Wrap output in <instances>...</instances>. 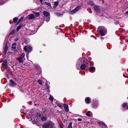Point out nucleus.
I'll list each match as a JSON object with an SVG mask.
<instances>
[{
	"instance_id": "obj_1",
	"label": "nucleus",
	"mask_w": 128,
	"mask_h": 128,
	"mask_svg": "<svg viewBox=\"0 0 128 128\" xmlns=\"http://www.w3.org/2000/svg\"><path fill=\"white\" fill-rule=\"evenodd\" d=\"M43 128H55V127L53 122L51 121H49L44 125Z\"/></svg>"
},
{
	"instance_id": "obj_2",
	"label": "nucleus",
	"mask_w": 128,
	"mask_h": 128,
	"mask_svg": "<svg viewBox=\"0 0 128 128\" xmlns=\"http://www.w3.org/2000/svg\"><path fill=\"white\" fill-rule=\"evenodd\" d=\"M98 30L102 36H104L106 33V29L104 27L99 26Z\"/></svg>"
},
{
	"instance_id": "obj_3",
	"label": "nucleus",
	"mask_w": 128,
	"mask_h": 128,
	"mask_svg": "<svg viewBox=\"0 0 128 128\" xmlns=\"http://www.w3.org/2000/svg\"><path fill=\"white\" fill-rule=\"evenodd\" d=\"M86 60V58H81L78 59L77 63V68L78 70L79 68L78 66L80 65L82 63H84Z\"/></svg>"
},
{
	"instance_id": "obj_4",
	"label": "nucleus",
	"mask_w": 128,
	"mask_h": 128,
	"mask_svg": "<svg viewBox=\"0 0 128 128\" xmlns=\"http://www.w3.org/2000/svg\"><path fill=\"white\" fill-rule=\"evenodd\" d=\"M43 13L44 17L47 18V21H48L50 19V13L47 11H44Z\"/></svg>"
},
{
	"instance_id": "obj_5",
	"label": "nucleus",
	"mask_w": 128,
	"mask_h": 128,
	"mask_svg": "<svg viewBox=\"0 0 128 128\" xmlns=\"http://www.w3.org/2000/svg\"><path fill=\"white\" fill-rule=\"evenodd\" d=\"M88 64L86 63L85 64H83L80 66V68L82 70H86L88 68Z\"/></svg>"
},
{
	"instance_id": "obj_6",
	"label": "nucleus",
	"mask_w": 128,
	"mask_h": 128,
	"mask_svg": "<svg viewBox=\"0 0 128 128\" xmlns=\"http://www.w3.org/2000/svg\"><path fill=\"white\" fill-rule=\"evenodd\" d=\"M24 50L25 52L27 51L30 52L32 50V48L30 46H25L24 48Z\"/></svg>"
},
{
	"instance_id": "obj_7",
	"label": "nucleus",
	"mask_w": 128,
	"mask_h": 128,
	"mask_svg": "<svg viewBox=\"0 0 128 128\" xmlns=\"http://www.w3.org/2000/svg\"><path fill=\"white\" fill-rule=\"evenodd\" d=\"M80 6H78L75 9L71 11L70 12V14H73L76 12L80 9Z\"/></svg>"
},
{
	"instance_id": "obj_8",
	"label": "nucleus",
	"mask_w": 128,
	"mask_h": 128,
	"mask_svg": "<svg viewBox=\"0 0 128 128\" xmlns=\"http://www.w3.org/2000/svg\"><path fill=\"white\" fill-rule=\"evenodd\" d=\"M94 9L96 12H99L100 11V6L96 5H94Z\"/></svg>"
},
{
	"instance_id": "obj_9",
	"label": "nucleus",
	"mask_w": 128,
	"mask_h": 128,
	"mask_svg": "<svg viewBox=\"0 0 128 128\" xmlns=\"http://www.w3.org/2000/svg\"><path fill=\"white\" fill-rule=\"evenodd\" d=\"M16 85V84L14 82L13 80H10V86L14 87Z\"/></svg>"
},
{
	"instance_id": "obj_10",
	"label": "nucleus",
	"mask_w": 128,
	"mask_h": 128,
	"mask_svg": "<svg viewBox=\"0 0 128 128\" xmlns=\"http://www.w3.org/2000/svg\"><path fill=\"white\" fill-rule=\"evenodd\" d=\"M28 18L29 19H34L35 18V16L33 14H31L28 16Z\"/></svg>"
},
{
	"instance_id": "obj_11",
	"label": "nucleus",
	"mask_w": 128,
	"mask_h": 128,
	"mask_svg": "<svg viewBox=\"0 0 128 128\" xmlns=\"http://www.w3.org/2000/svg\"><path fill=\"white\" fill-rule=\"evenodd\" d=\"M8 47L7 45H6L4 48V51L3 53L4 55H5L8 50Z\"/></svg>"
},
{
	"instance_id": "obj_12",
	"label": "nucleus",
	"mask_w": 128,
	"mask_h": 128,
	"mask_svg": "<svg viewBox=\"0 0 128 128\" xmlns=\"http://www.w3.org/2000/svg\"><path fill=\"white\" fill-rule=\"evenodd\" d=\"M64 106L65 110L66 112L69 111L68 106L66 104H64Z\"/></svg>"
},
{
	"instance_id": "obj_13",
	"label": "nucleus",
	"mask_w": 128,
	"mask_h": 128,
	"mask_svg": "<svg viewBox=\"0 0 128 128\" xmlns=\"http://www.w3.org/2000/svg\"><path fill=\"white\" fill-rule=\"evenodd\" d=\"M95 68L94 67H92L90 68V71L91 72H93L95 71Z\"/></svg>"
},
{
	"instance_id": "obj_14",
	"label": "nucleus",
	"mask_w": 128,
	"mask_h": 128,
	"mask_svg": "<svg viewBox=\"0 0 128 128\" xmlns=\"http://www.w3.org/2000/svg\"><path fill=\"white\" fill-rule=\"evenodd\" d=\"M24 18V16L22 17L18 21L17 24H18L20 23L23 20Z\"/></svg>"
},
{
	"instance_id": "obj_15",
	"label": "nucleus",
	"mask_w": 128,
	"mask_h": 128,
	"mask_svg": "<svg viewBox=\"0 0 128 128\" xmlns=\"http://www.w3.org/2000/svg\"><path fill=\"white\" fill-rule=\"evenodd\" d=\"M86 115L90 117L92 115V113L90 111H88L86 114Z\"/></svg>"
},
{
	"instance_id": "obj_16",
	"label": "nucleus",
	"mask_w": 128,
	"mask_h": 128,
	"mask_svg": "<svg viewBox=\"0 0 128 128\" xmlns=\"http://www.w3.org/2000/svg\"><path fill=\"white\" fill-rule=\"evenodd\" d=\"M18 18L17 17H15L13 19V22L14 24L16 23V24H17V22L18 20Z\"/></svg>"
},
{
	"instance_id": "obj_17",
	"label": "nucleus",
	"mask_w": 128,
	"mask_h": 128,
	"mask_svg": "<svg viewBox=\"0 0 128 128\" xmlns=\"http://www.w3.org/2000/svg\"><path fill=\"white\" fill-rule=\"evenodd\" d=\"M85 100L86 103H89L90 102V99L89 98L87 97L85 99Z\"/></svg>"
},
{
	"instance_id": "obj_18",
	"label": "nucleus",
	"mask_w": 128,
	"mask_h": 128,
	"mask_svg": "<svg viewBox=\"0 0 128 128\" xmlns=\"http://www.w3.org/2000/svg\"><path fill=\"white\" fill-rule=\"evenodd\" d=\"M88 3L89 4L92 6L94 5V3L92 1L90 0L88 2Z\"/></svg>"
},
{
	"instance_id": "obj_19",
	"label": "nucleus",
	"mask_w": 128,
	"mask_h": 128,
	"mask_svg": "<svg viewBox=\"0 0 128 128\" xmlns=\"http://www.w3.org/2000/svg\"><path fill=\"white\" fill-rule=\"evenodd\" d=\"M16 32V30H12L10 34V35H13L15 34Z\"/></svg>"
},
{
	"instance_id": "obj_20",
	"label": "nucleus",
	"mask_w": 128,
	"mask_h": 128,
	"mask_svg": "<svg viewBox=\"0 0 128 128\" xmlns=\"http://www.w3.org/2000/svg\"><path fill=\"white\" fill-rule=\"evenodd\" d=\"M44 4L46 5H47L49 7V8H51V4H50V3L49 2H45L44 3Z\"/></svg>"
},
{
	"instance_id": "obj_21",
	"label": "nucleus",
	"mask_w": 128,
	"mask_h": 128,
	"mask_svg": "<svg viewBox=\"0 0 128 128\" xmlns=\"http://www.w3.org/2000/svg\"><path fill=\"white\" fill-rule=\"evenodd\" d=\"M41 118L42 121H46L47 120L46 117L45 116H42L41 117Z\"/></svg>"
},
{
	"instance_id": "obj_22",
	"label": "nucleus",
	"mask_w": 128,
	"mask_h": 128,
	"mask_svg": "<svg viewBox=\"0 0 128 128\" xmlns=\"http://www.w3.org/2000/svg\"><path fill=\"white\" fill-rule=\"evenodd\" d=\"M22 58H18L17 59V60H18V62H23V61L22 60Z\"/></svg>"
},
{
	"instance_id": "obj_23",
	"label": "nucleus",
	"mask_w": 128,
	"mask_h": 128,
	"mask_svg": "<svg viewBox=\"0 0 128 128\" xmlns=\"http://www.w3.org/2000/svg\"><path fill=\"white\" fill-rule=\"evenodd\" d=\"M101 125H102L104 127H106V126L105 124L103 122H101L99 123Z\"/></svg>"
},
{
	"instance_id": "obj_24",
	"label": "nucleus",
	"mask_w": 128,
	"mask_h": 128,
	"mask_svg": "<svg viewBox=\"0 0 128 128\" xmlns=\"http://www.w3.org/2000/svg\"><path fill=\"white\" fill-rule=\"evenodd\" d=\"M5 2L3 0H0V5L3 4Z\"/></svg>"
},
{
	"instance_id": "obj_25",
	"label": "nucleus",
	"mask_w": 128,
	"mask_h": 128,
	"mask_svg": "<svg viewBox=\"0 0 128 128\" xmlns=\"http://www.w3.org/2000/svg\"><path fill=\"white\" fill-rule=\"evenodd\" d=\"M58 4V2H54V7H56L57 6Z\"/></svg>"
},
{
	"instance_id": "obj_26",
	"label": "nucleus",
	"mask_w": 128,
	"mask_h": 128,
	"mask_svg": "<svg viewBox=\"0 0 128 128\" xmlns=\"http://www.w3.org/2000/svg\"><path fill=\"white\" fill-rule=\"evenodd\" d=\"M35 16L36 17H38L40 15V13L38 12H36L35 14Z\"/></svg>"
},
{
	"instance_id": "obj_27",
	"label": "nucleus",
	"mask_w": 128,
	"mask_h": 128,
	"mask_svg": "<svg viewBox=\"0 0 128 128\" xmlns=\"http://www.w3.org/2000/svg\"><path fill=\"white\" fill-rule=\"evenodd\" d=\"M72 123L71 122L69 124L68 126V128H72Z\"/></svg>"
},
{
	"instance_id": "obj_28",
	"label": "nucleus",
	"mask_w": 128,
	"mask_h": 128,
	"mask_svg": "<svg viewBox=\"0 0 128 128\" xmlns=\"http://www.w3.org/2000/svg\"><path fill=\"white\" fill-rule=\"evenodd\" d=\"M37 82L40 85H42V81L40 80H38L37 81Z\"/></svg>"
},
{
	"instance_id": "obj_29",
	"label": "nucleus",
	"mask_w": 128,
	"mask_h": 128,
	"mask_svg": "<svg viewBox=\"0 0 128 128\" xmlns=\"http://www.w3.org/2000/svg\"><path fill=\"white\" fill-rule=\"evenodd\" d=\"M22 27V25H20L18 26L16 28V30L17 31H18Z\"/></svg>"
},
{
	"instance_id": "obj_30",
	"label": "nucleus",
	"mask_w": 128,
	"mask_h": 128,
	"mask_svg": "<svg viewBox=\"0 0 128 128\" xmlns=\"http://www.w3.org/2000/svg\"><path fill=\"white\" fill-rule=\"evenodd\" d=\"M3 65H7V61L6 60H5L3 63Z\"/></svg>"
},
{
	"instance_id": "obj_31",
	"label": "nucleus",
	"mask_w": 128,
	"mask_h": 128,
	"mask_svg": "<svg viewBox=\"0 0 128 128\" xmlns=\"http://www.w3.org/2000/svg\"><path fill=\"white\" fill-rule=\"evenodd\" d=\"M49 99L50 100H51L52 101L53 100V97L51 96H50Z\"/></svg>"
},
{
	"instance_id": "obj_32",
	"label": "nucleus",
	"mask_w": 128,
	"mask_h": 128,
	"mask_svg": "<svg viewBox=\"0 0 128 128\" xmlns=\"http://www.w3.org/2000/svg\"><path fill=\"white\" fill-rule=\"evenodd\" d=\"M128 105V104L126 103H124L122 105V106L124 107H126Z\"/></svg>"
},
{
	"instance_id": "obj_33",
	"label": "nucleus",
	"mask_w": 128,
	"mask_h": 128,
	"mask_svg": "<svg viewBox=\"0 0 128 128\" xmlns=\"http://www.w3.org/2000/svg\"><path fill=\"white\" fill-rule=\"evenodd\" d=\"M57 106H59L60 108H62V106L60 104H57Z\"/></svg>"
},
{
	"instance_id": "obj_34",
	"label": "nucleus",
	"mask_w": 128,
	"mask_h": 128,
	"mask_svg": "<svg viewBox=\"0 0 128 128\" xmlns=\"http://www.w3.org/2000/svg\"><path fill=\"white\" fill-rule=\"evenodd\" d=\"M25 54L24 53H22L21 54V58H23L24 57V56Z\"/></svg>"
},
{
	"instance_id": "obj_35",
	"label": "nucleus",
	"mask_w": 128,
	"mask_h": 128,
	"mask_svg": "<svg viewBox=\"0 0 128 128\" xmlns=\"http://www.w3.org/2000/svg\"><path fill=\"white\" fill-rule=\"evenodd\" d=\"M55 14H56V15H57L58 16H60L61 15V14L58 13H57V12H56L55 13Z\"/></svg>"
},
{
	"instance_id": "obj_36",
	"label": "nucleus",
	"mask_w": 128,
	"mask_h": 128,
	"mask_svg": "<svg viewBox=\"0 0 128 128\" xmlns=\"http://www.w3.org/2000/svg\"><path fill=\"white\" fill-rule=\"evenodd\" d=\"M3 66L4 68L6 69L7 68V65H3Z\"/></svg>"
},
{
	"instance_id": "obj_37",
	"label": "nucleus",
	"mask_w": 128,
	"mask_h": 128,
	"mask_svg": "<svg viewBox=\"0 0 128 128\" xmlns=\"http://www.w3.org/2000/svg\"><path fill=\"white\" fill-rule=\"evenodd\" d=\"M12 48L14 49V50H15L16 49V47L15 46H12Z\"/></svg>"
},
{
	"instance_id": "obj_38",
	"label": "nucleus",
	"mask_w": 128,
	"mask_h": 128,
	"mask_svg": "<svg viewBox=\"0 0 128 128\" xmlns=\"http://www.w3.org/2000/svg\"><path fill=\"white\" fill-rule=\"evenodd\" d=\"M78 121H81L82 120V119L81 118H78Z\"/></svg>"
},
{
	"instance_id": "obj_39",
	"label": "nucleus",
	"mask_w": 128,
	"mask_h": 128,
	"mask_svg": "<svg viewBox=\"0 0 128 128\" xmlns=\"http://www.w3.org/2000/svg\"><path fill=\"white\" fill-rule=\"evenodd\" d=\"M16 45V44L15 43H14L12 44V46H15Z\"/></svg>"
},
{
	"instance_id": "obj_40",
	"label": "nucleus",
	"mask_w": 128,
	"mask_h": 128,
	"mask_svg": "<svg viewBox=\"0 0 128 128\" xmlns=\"http://www.w3.org/2000/svg\"><path fill=\"white\" fill-rule=\"evenodd\" d=\"M88 59L89 60H91L92 59V58L91 57H89L88 58Z\"/></svg>"
},
{
	"instance_id": "obj_41",
	"label": "nucleus",
	"mask_w": 128,
	"mask_h": 128,
	"mask_svg": "<svg viewBox=\"0 0 128 128\" xmlns=\"http://www.w3.org/2000/svg\"><path fill=\"white\" fill-rule=\"evenodd\" d=\"M41 3H42V0H39Z\"/></svg>"
},
{
	"instance_id": "obj_42",
	"label": "nucleus",
	"mask_w": 128,
	"mask_h": 128,
	"mask_svg": "<svg viewBox=\"0 0 128 128\" xmlns=\"http://www.w3.org/2000/svg\"><path fill=\"white\" fill-rule=\"evenodd\" d=\"M126 14H128V10L126 12Z\"/></svg>"
},
{
	"instance_id": "obj_43",
	"label": "nucleus",
	"mask_w": 128,
	"mask_h": 128,
	"mask_svg": "<svg viewBox=\"0 0 128 128\" xmlns=\"http://www.w3.org/2000/svg\"><path fill=\"white\" fill-rule=\"evenodd\" d=\"M60 128H63L61 126H60Z\"/></svg>"
},
{
	"instance_id": "obj_44",
	"label": "nucleus",
	"mask_w": 128,
	"mask_h": 128,
	"mask_svg": "<svg viewBox=\"0 0 128 128\" xmlns=\"http://www.w3.org/2000/svg\"><path fill=\"white\" fill-rule=\"evenodd\" d=\"M56 29H59V28H58V27L57 26L56 27Z\"/></svg>"
},
{
	"instance_id": "obj_45",
	"label": "nucleus",
	"mask_w": 128,
	"mask_h": 128,
	"mask_svg": "<svg viewBox=\"0 0 128 128\" xmlns=\"http://www.w3.org/2000/svg\"><path fill=\"white\" fill-rule=\"evenodd\" d=\"M101 39H103V40L104 39L103 38H102V37H101Z\"/></svg>"
},
{
	"instance_id": "obj_46",
	"label": "nucleus",
	"mask_w": 128,
	"mask_h": 128,
	"mask_svg": "<svg viewBox=\"0 0 128 128\" xmlns=\"http://www.w3.org/2000/svg\"><path fill=\"white\" fill-rule=\"evenodd\" d=\"M60 27H61V26H60Z\"/></svg>"
}]
</instances>
